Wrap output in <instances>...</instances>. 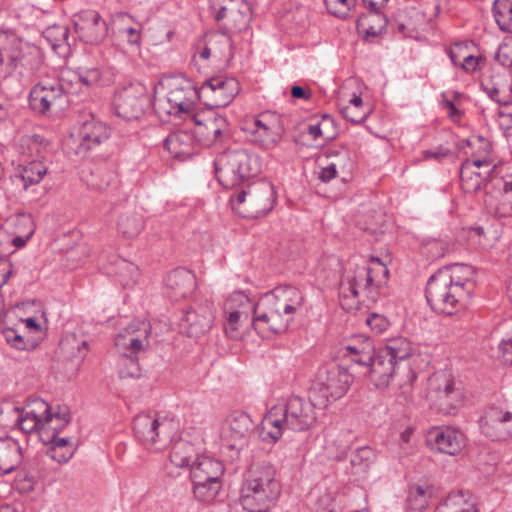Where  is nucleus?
<instances>
[{
    "mask_svg": "<svg viewBox=\"0 0 512 512\" xmlns=\"http://www.w3.org/2000/svg\"><path fill=\"white\" fill-rule=\"evenodd\" d=\"M493 16L503 32H512V0H495L492 7Z\"/></svg>",
    "mask_w": 512,
    "mask_h": 512,
    "instance_id": "ea45409f",
    "label": "nucleus"
},
{
    "mask_svg": "<svg viewBox=\"0 0 512 512\" xmlns=\"http://www.w3.org/2000/svg\"><path fill=\"white\" fill-rule=\"evenodd\" d=\"M167 296L173 301L185 299L196 289V277L186 268H176L165 277Z\"/></svg>",
    "mask_w": 512,
    "mask_h": 512,
    "instance_id": "393cba45",
    "label": "nucleus"
},
{
    "mask_svg": "<svg viewBox=\"0 0 512 512\" xmlns=\"http://www.w3.org/2000/svg\"><path fill=\"white\" fill-rule=\"evenodd\" d=\"M194 132L178 130L170 133L164 140V147L177 159L185 160L193 154Z\"/></svg>",
    "mask_w": 512,
    "mask_h": 512,
    "instance_id": "c756f323",
    "label": "nucleus"
},
{
    "mask_svg": "<svg viewBox=\"0 0 512 512\" xmlns=\"http://www.w3.org/2000/svg\"><path fill=\"white\" fill-rule=\"evenodd\" d=\"M46 173L47 167L44 165L43 161L33 159L22 167L16 177L22 181L24 188L27 189L31 185L38 184Z\"/></svg>",
    "mask_w": 512,
    "mask_h": 512,
    "instance_id": "c9c22d12",
    "label": "nucleus"
},
{
    "mask_svg": "<svg viewBox=\"0 0 512 512\" xmlns=\"http://www.w3.org/2000/svg\"><path fill=\"white\" fill-rule=\"evenodd\" d=\"M451 154V151L448 148L443 146H439L434 150H425L423 151V157L425 159L434 158L436 160H440L444 157H447Z\"/></svg>",
    "mask_w": 512,
    "mask_h": 512,
    "instance_id": "69168bd1",
    "label": "nucleus"
},
{
    "mask_svg": "<svg viewBox=\"0 0 512 512\" xmlns=\"http://www.w3.org/2000/svg\"><path fill=\"white\" fill-rule=\"evenodd\" d=\"M337 175L336 165L331 163L326 167H323L319 173V179L323 182H329L334 179Z\"/></svg>",
    "mask_w": 512,
    "mask_h": 512,
    "instance_id": "338daca9",
    "label": "nucleus"
},
{
    "mask_svg": "<svg viewBox=\"0 0 512 512\" xmlns=\"http://www.w3.org/2000/svg\"><path fill=\"white\" fill-rule=\"evenodd\" d=\"M249 140L263 149L274 148L281 140L284 125L279 115L270 112L261 113L245 128Z\"/></svg>",
    "mask_w": 512,
    "mask_h": 512,
    "instance_id": "4468645a",
    "label": "nucleus"
},
{
    "mask_svg": "<svg viewBox=\"0 0 512 512\" xmlns=\"http://www.w3.org/2000/svg\"><path fill=\"white\" fill-rule=\"evenodd\" d=\"M239 91V82L235 78L216 76L206 80L197 93L205 105L225 107L232 102Z\"/></svg>",
    "mask_w": 512,
    "mask_h": 512,
    "instance_id": "2eb2a0df",
    "label": "nucleus"
},
{
    "mask_svg": "<svg viewBox=\"0 0 512 512\" xmlns=\"http://www.w3.org/2000/svg\"><path fill=\"white\" fill-rule=\"evenodd\" d=\"M388 20L386 15L381 11H368L361 15L356 21V28L359 33L363 34L365 40L370 37H377L386 29Z\"/></svg>",
    "mask_w": 512,
    "mask_h": 512,
    "instance_id": "7c9ffc66",
    "label": "nucleus"
},
{
    "mask_svg": "<svg viewBox=\"0 0 512 512\" xmlns=\"http://www.w3.org/2000/svg\"><path fill=\"white\" fill-rule=\"evenodd\" d=\"M373 267H358L354 277L349 280L347 290L355 298L359 295V289H367L373 285L380 286L388 277L389 270L379 258H371Z\"/></svg>",
    "mask_w": 512,
    "mask_h": 512,
    "instance_id": "b1692460",
    "label": "nucleus"
},
{
    "mask_svg": "<svg viewBox=\"0 0 512 512\" xmlns=\"http://www.w3.org/2000/svg\"><path fill=\"white\" fill-rule=\"evenodd\" d=\"M164 424L151 414H138L133 420L135 436L146 446H153L161 440L162 426Z\"/></svg>",
    "mask_w": 512,
    "mask_h": 512,
    "instance_id": "bb28decb",
    "label": "nucleus"
},
{
    "mask_svg": "<svg viewBox=\"0 0 512 512\" xmlns=\"http://www.w3.org/2000/svg\"><path fill=\"white\" fill-rule=\"evenodd\" d=\"M36 404L40 409H43L45 425H48L54 431H60L70 422V414L68 411L63 410L55 414L51 413L50 406L45 401H37Z\"/></svg>",
    "mask_w": 512,
    "mask_h": 512,
    "instance_id": "37998d69",
    "label": "nucleus"
},
{
    "mask_svg": "<svg viewBox=\"0 0 512 512\" xmlns=\"http://www.w3.org/2000/svg\"><path fill=\"white\" fill-rule=\"evenodd\" d=\"M69 34L68 27L64 25H53L43 32L44 38L59 55L67 53L70 49Z\"/></svg>",
    "mask_w": 512,
    "mask_h": 512,
    "instance_id": "72a5a7b5",
    "label": "nucleus"
},
{
    "mask_svg": "<svg viewBox=\"0 0 512 512\" xmlns=\"http://www.w3.org/2000/svg\"><path fill=\"white\" fill-rule=\"evenodd\" d=\"M366 323L376 333H382L387 329L388 326L387 320L383 316L376 313L369 315L366 319Z\"/></svg>",
    "mask_w": 512,
    "mask_h": 512,
    "instance_id": "680f3d73",
    "label": "nucleus"
},
{
    "mask_svg": "<svg viewBox=\"0 0 512 512\" xmlns=\"http://www.w3.org/2000/svg\"><path fill=\"white\" fill-rule=\"evenodd\" d=\"M495 60L503 67L512 68V47L508 44L500 45Z\"/></svg>",
    "mask_w": 512,
    "mask_h": 512,
    "instance_id": "4d7b16f0",
    "label": "nucleus"
},
{
    "mask_svg": "<svg viewBox=\"0 0 512 512\" xmlns=\"http://www.w3.org/2000/svg\"><path fill=\"white\" fill-rule=\"evenodd\" d=\"M432 496V486L418 484L410 485L406 500L407 507L412 511L422 512L427 507L429 499Z\"/></svg>",
    "mask_w": 512,
    "mask_h": 512,
    "instance_id": "f704fd0d",
    "label": "nucleus"
},
{
    "mask_svg": "<svg viewBox=\"0 0 512 512\" xmlns=\"http://www.w3.org/2000/svg\"><path fill=\"white\" fill-rule=\"evenodd\" d=\"M118 231L126 238H134L140 234L144 228V220L136 212L123 213L117 223Z\"/></svg>",
    "mask_w": 512,
    "mask_h": 512,
    "instance_id": "4c0bfd02",
    "label": "nucleus"
},
{
    "mask_svg": "<svg viewBox=\"0 0 512 512\" xmlns=\"http://www.w3.org/2000/svg\"><path fill=\"white\" fill-rule=\"evenodd\" d=\"M469 504H476V502L468 491L459 490L451 492L446 500V506L449 507L452 512H458L461 508L468 507Z\"/></svg>",
    "mask_w": 512,
    "mask_h": 512,
    "instance_id": "09e8293b",
    "label": "nucleus"
},
{
    "mask_svg": "<svg viewBox=\"0 0 512 512\" xmlns=\"http://www.w3.org/2000/svg\"><path fill=\"white\" fill-rule=\"evenodd\" d=\"M500 349L505 362L512 364V337L500 343Z\"/></svg>",
    "mask_w": 512,
    "mask_h": 512,
    "instance_id": "774afa93",
    "label": "nucleus"
},
{
    "mask_svg": "<svg viewBox=\"0 0 512 512\" xmlns=\"http://www.w3.org/2000/svg\"><path fill=\"white\" fill-rule=\"evenodd\" d=\"M458 281L459 277L449 276L446 271L428 279L425 297L434 312L450 316L466 306L470 290L457 285Z\"/></svg>",
    "mask_w": 512,
    "mask_h": 512,
    "instance_id": "20e7f679",
    "label": "nucleus"
},
{
    "mask_svg": "<svg viewBox=\"0 0 512 512\" xmlns=\"http://www.w3.org/2000/svg\"><path fill=\"white\" fill-rule=\"evenodd\" d=\"M119 375L121 378H140L142 376V371L138 362V357L122 356Z\"/></svg>",
    "mask_w": 512,
    "mask_h": 512,
    "instance_id": "8fccbe9b",
    "label": "nucleus"
},
{
    "mask_svg": "<svg viewBox=\"0 0 512 512\" xmlns=\"http://www.w3.org/2000/svg\"><path fill=\"white\" fill-rule=\"evenodd\" d=\"M213 321V305L205 302L186 310L179 326L188 337L199 338L211 329Z\"/></svg>",
    "mask_w": 512,
    "mask_h": 512,
    "instance_id": "aec40b11",
    "label": "nucleus"
},
{
    "mask_svg": "<svg viewBox=\"0 0 512 512\" xmlns=\"http://www.w3.org/2000/svg\"><path fill=\"white\" fill-rule=\"evenodd\" d=\"M101 72L98 68L87 69L79 74V81L87 87H91L99 82Z\"/></svg>",
    "mask_w": 512,
    "mask_h": 512,
    "instance_id": "bf43d9fd",
    "label": "nucleus"
},
{
    "mask_svg": "<svg viewBox=\"0 0 512 512\" xmlns=\"http://www.w3.org/2000/svg\"><path fill=\"white\" fill-rule=\"evenodd\" d=\"M316 401L291 396L285 402L273 406L262 420L263 439L277 442L286 431L302 432L312 428L317 420Z\"/></svg>",
    "mask_w": 512,
    "mask_h": 512,
    "instance_id": "f03ea898",
    "label": "nucleus"
},
{
    "mask_svg": "<svg viewBox=\"0 0 512 512\" xmlns=\"http://www.w3.org/2000/svg\"><path fill=\"white\" fill-rule=\"evenodd\" d=\"M15 225L18 227L23 226V227L27 228V231L23 235L15 236L12 239L13 245L17 248H21V247L25 246L27 241L34 234V231H35L34 223H33L31 216L20 215L16 218Z\"/></svg>",
    "mask_w": 512,
    "mask_h": 512,
    "instance_id": "de8ad7c7",
    "label": "nucleus"
},
{
    "mask_svg": "<svg viewBox=\"0 0 512 512\" xmlns=\"http://www.w3.org/2000/svg\"><path fill=\"white\" fill-rule=\"evenodd\" d=\"M48 455L58 463H65L67 462L71 456L72 451L68 449L66 452H62L60 449H57V447H50L48 450Z\"/></svg>",
    "mask_w": 512,
    "mask_h": 512,
    "instance_id": "e2e57ef3",
    "label": "nucleus"
},
{
    "mask_svg": "<svg viewBox=\"0 0 512 512\" xmlns=\"http://www.w3.org/2000/svg\"><path fill=\"white\" fill-rule=\"evenodd\" d=\"M34 476L29 474L26 471H19L16 479H15V485L16 489L20 493H29L34 489Z\"/></svg>",
    "mask_w": 512,
    "mask_h": 512,
    "instance_id": "6e6d98bb",
    "label": "nucleus"
},
{
    "mask_svg": "<svg viewBox=\"0 0 512 512\" xmlns=\"http://www.w3.org/2000/svg\"><path fill=\"white\" fill-rule=\"evenodd\" d=\"M484 166H489V161L487 159H466L460 168V180H461V188L465 193H476L481 189L486 191L488 187V183L495 179L494 172L496 170V166L494 165L487 171L478 172L475 168H482Z\"/></svg>",
    "mask_w": 512,
    "mask_h": 512,
    "instance_id": "412c9836",
    "label": "nucleus"
},
{
    "mask_svg": "<svg viewBox=\"0 0 512 512\" xmlns=\"http://www.w3.org/2000/svg\"><path fill=\"white\" fill-rule=\"evenodd\" d=\"M292 320L293 317L285 314L266 293L253 304L252 326L263 337L286 331Z\"/></svg>",
    "mask_w": 512,
    "mask_h": 512,
    "instance_id": "f8f14e48",
    "label": "nucleus"
},
{
    "mask_svg": "<svg viewBox=\"0 0 512 512\" xmlns=\"http://www.w3.org/2000/svg\"><path fill=\"white\" fill-rule=\"evenodd\" d=\"M368 113L369 111L367 109H360L353 106H344L341 108L343 117L354 124L363 122L367 118Z\"/></svg>",
    "mask_w": 512,
    "mask_h": 512,
    "instance_id": "864d4df0",
    "label": "nucleus"
},
{
    "mask_svg": "<svg viewBox=\"0 0 512 512\" xmlns=\"http://www.w3.org/2000/svg\"><path fill=\"white\" fill-rule=\"evenodd\" d=\"M275 201L274 187L266 180L249 183L230 198L232 209L251 219L265 216L273 209Z\"/></svg>",
    "mask_w": 512,
    "mask_h": 512,
    "instance_id": "0eeeda50",
    "label": "nucleus"
},
{
    "mask_svg": "<svg viewBox=\"0 0 512 512\" xmlns=\"http://www.w3.org/2000/svg\"><path fill=\"white\" fill-rule=\"evenodd\" d=\"M254 423L251 417L243 411H234L226 419L223 428V439L231 450H242L250 434Z\"/></svg>",
    "mask_w": 512,
    "mask_h": 512,
    "instance_id": "a211bd4d",
    "label": "nucleus"
},
{
    "mask_svg": "<svg viewBox=\"0 0 512 512\" xmlns=\"http://www.w3.org/2000/svg\"><path fill=\"white\" fill-rule=\"evenodd\" d=\"M19 464L18 450L0 439V477L15 471Z\"/></svg>",
    "mask_w": 512,
    "mask_h": 512,
    "instance_id": "a19ab883",
    "label": "nucleus"
},
{
    "mask_svg": "<svg viewBox=\"0 0 512 512\" xmlns=\"http://www.w3.org/2000/svg\"><path fill=\"white\" fill-rule=\"evenodd\" d=\"M214 170L218 182L229 189L257 176L261 164L258 157L246 149H228L216 156Z\"/></svg>",
    "mask_w": 512,
    "mask_h": 512,
    "instance_id": "39448f33",
    "label": "nucleus"
},
{
    "mask_svg": "<svg viewBox=\"0 0 512 512\" xmlns=\"http://www.w3.org/2000/svg\"><path fill=\"white\" fill-rule=\"evenodd\" d=\"M328 12L340 19H346L353 7L356 5V0H324Z\"/></svg>",
    "mask_w": 512,
    "mask_h": 512,
    "instance_id": "49530a36",
    "label": "nucleus"
},
{
    "mask_svg": "<svg viewBox=\"0 0 512 512\" xmlns=\"http://www.w3.org/2000/svg\"><path fill=\"white\" fill-rule=\"evenodd\" d=\"M111 136L106 123L91 117L82 123L79 129L80 148L86 152L105 144Z\"/></svg>",
    "mask_w": 512,
    "mask_h": 512,
    "instance_id": "a878e982",
    "label": "nucleus"
},
{
    "mask_svg": "<svg viewBox=\"0 0 512 512\" xmlns=\"http://www.w3.org/2000/svg\"><path fill=\"white\" fill-rule=\"evenodd\" d=\"M2 334L6 342L10 344L11 347L18 350L26 349V342L24 341L23 336L16 329L7 327L3 329Z\"/></svg>",
    "mask_w": 512,
    "mask_h": 512,
    "instance_id": "5fc2aeb1",
    "label": "nucleus"
},
{
    "mask_svg": "<svg viewBox=\"0 0 512 512\" xmlns=\"http://www.w3.org/2000/svg\"><path fill=\"white\" fill-rule=\"evenodd\" d=\"M20 147L23 152L25 149L27 150V155L29 158H31V160L39 159L42 161L46 158L49 141L45 137L38 134L24 136L21 139Z\"/></svg>",
    "mask_w": 512,
    "mask_h": 512,
    "instance_id": "e433bc0d",
    "label": "nucleus"
},
{
    "mask_svg": "<svg viewBox=\"0 0 512 512\" xmlns=\"http://www.w3.org/2000/svg\"><path fill=\"white\" fill-rule=\"evenodd\" d=\"M281 494L276 470L270 463L252 466L241 488L240 504L248 512H267Z\"/></svg>",
    "mask_w": 512,
    "mask_h": 512,
    "instance_id": "7ed1b4c3",
    "label": "nucleus"
},
{
    "mask_svg": "<svg viewBox=\"0 0 512 512\" xmlns=\"http://www.w3.org/2000/svg\"><path fill=\"white\" fill-rule=\"evenodd\" d=\"M240 317L241 312L239 310H235L229 313L227 324L225 326V332L231 338H236L238 336L237 332Z\"/></svg>",
    "mask_w": 512,
    "mask_h": 512,
    "instance_id": "052dcab7",
    "label": "nucleus"
},
{
    "mask_svg": "<svg viewBox=\"0 0 512 512\" xmlns=\"http://www.w3.org/2000/svg\"><path fill=\"white\" fill-rule=\"evenodd\" d=\"M288 316H292L304 303V296L296 287L278 286L266 293Z\"/></svg>",
    "mask_w": 512,
    "mask_h": 512,
    "instance_id": "cd10ccee",
    "label": "nucleus"
},
{
    "mask_svg": "<svg viewBox=\"0 0 512 512\" xmlns=\"http://www.w3.org/2000/svg\"><path fill=\"white\" fill-rule=\"evenodd\" d=\"M373 450L368 447L357 448L351 455L350 463L355 473L365 472L372 462Z\"/></svg>",
    "mask_w": 512,
    "mask_h": 512,
    "instance_id": "a18cd8bd",
    "label": "nucleus"
},
{
    "mask_svg": "<svg viewBox=\"0 0 512 512\" xmlns=\"http://www.w3.org/2000/svg\"><path fill=\"white\" fill-rule=\"evenodd\" d=\"M426 443L440 453L456 455L465 445V436L454 428L433 427L428 431Z\"/></svg>",
    "mask_w": 512,
    "mask_h": 512,
    "instance_id": "5701e85b",
    "label": "nucleus"
},
{
    "mask_svg": "<svg viewBox=\"0 0 512 512\" xmlns=\"http://www.w3.org/2000/svg\"><path fill=\"white\" fill-rule=\"evenodd\" d=\"M306 133L312 137L313 140H317L320 137H324L326 140H332L336 137L337 132L335 131H323L319 122L315 124H308Z\"/></svg>",
    "mask_w": 512,
    "mask_h": 512,
    "instance_id": "13d9d810",
    "label": "nucleus"
},
{
    "mask_svg": "<svg viewBox=\"0 0 512 512\" xmlns=\"http://www.w3.org/2000/svg\"><path fill=\"white\" fill-rule=\"evenodd\" d=\"M344 361L354 365L357 372L369 374L371 382L379 389L388 387L396 371L398 360H404L409 355V348L402 349L397 342L375 351L373 341L365 338L341 347Z\"/></svg>",
    "mask_w": 512,
    "mask_h": 512,
    "instance_id": "f257e3e1",
    "label": "nucleus"
},
{
    "mask_svg": "<svg viewBox=\"0 0 512 512\" xmlns=\"http://www.w3.org/2000/svg\"><path fill=\"white\" fill-rule=\"evenodd\" d=\"M16 426H18L23 432L30 433L35 430L43 429L45 426L44 417L38 414L35 410L19 411L17 412Z\"/></svg>",
    "mask_w": 512,
    "mask_h": 512,
    "instance_id": "79ce46f5",
    "label": "nucleus"
},
{
    "mask_svg": "<svg viewBox=\"0 0 512 512\" xmlns=\"http://www.w3.org/2000/svg\"><path fill=\"white\" fill-rule=\"evenodd\" d=\"M194 136L204 146L225 142L230 137L227 119L221 115H213L199 119L194 116Z\"/></svg>",
    "mask_w": 512,
    "mask_h": 512,
    "instance_id": "dca6fc26",
    "label": "nucleus"
},
{
    "mask_svg": "<svg viewBox=\"0 0 512 512\" xmlns=\"http://www.w3.org/2000/svg\"><path fill=\"white\" fill-rule=\"evenodd\" d=\"M67 104V93L59 79L43 78L30 90L29 106L38 114L63 110Z\"/></svg>",
    "mask_w": 512,
    "mask_h": 512,
    "instance_id": "9b49d317",
    "label": "nucleus"
},
{
    "mask_svg": "<svg viewBox=\"0 0 512 512\" xmlns=\"http://www.w3.org/2000/svg\"><path fill=\"white\" fill-rule=\"evenodd\" d=\"M428 398L432 406L444 415H454L464 403L461 382L450 375L436 374L430 380Z\"/></svg>",
    "mask_w": 512,
    "mask_h": 512,
    "instance_id": "9d476101",
    "label": "nucleus"
},
{
    "mask_svg": "<svg viewBox=\"0 0 512 512\" xmlns=\"http://www.w3.org/2000/svg\"><path fill=\"white\" fill-rule=\"evenodd\" d=\"M193 93L190 85L185 87H176L171 89L167 94V103L169 108L166 110L168 114H179L188 112L192 105L190 95Z\"/></svg>",
    "mask_w": 512,
    "mask_h": 512,
    "instance_id": "473e14b6",
    "label": "nucleus"
},
{
    "mask_svg": "<svg viewBox=\"0 0 512 512\" xmlns=\"http://www.w3.org/2000/svg\"><path fill=\"white\" fill-rule=\"evenodd\" d=\"M74 28L80 40L90 45L102 43L108 34L106 21L94 10L82 11L76 15Z\"/></svg>",
    "mask_w": 512,
    "mask_h": 512,
    "instance_id": "f3484780",
    "label": "nucleus"
},
{
    "mask_svg": "<svg viewBox=\"0 0 512 512\" xmlns=\"http://www.w3.org/2000/svg\"><path fill=\"white\" fill-rule=\"evenodd\" d=\"M19 411V407L14 405H6L4 408L0 409V427L2 428H12L16 427V421H14L17 417V412Z\"/></svg>",
    "mask_w": 512,
    "mask_h": 512,
    "instance_id": "603ef678",
    "label": "nucleus"
},
{
    "mask_svg": "<svg viewBox=\"0 0 512 512\" xmlns=\"http://www.w3.org/2000/svg\"><path fill=\"white\" fill-rule=\"evenodd\" d=\"M352 438L353 436L351 431L347 430L340 433L338 438L333 441V446H335L337 451V454L335 455L336 460L340 461L346 458Z\"/></svg>",
    "mask_w": 512,
    "mask_h": 512,
    "instance_id": "3c124183",
    "label": "nucleus"
},
{
    "mask_svg": "<svg viewBox=\"0 0 512 512\" xmlns=\"http://www.w3.org/2000/svg\"><path fill=\"white\" fill-rule=\"evenodd\" d=\"M195 450L187 441L176 442L170 451V461L177 467H190L193 464Z\"/></svg>",
    "mask_w": 512,
    "mask_h": 512,
    "instance_id": "58836bf2",
    "label": "nucleus"
},
{
    "mask_svg": "<svg viewBox=\"0 0 512 512\" xmlns=\"http://www.w3.org/2000/svg\"><path fill=\"white\" fill-rule=\"evenodd\" d=\"M482 87L484 89V91L487 93V95L495 102H497L498 104L502 105L504 104V102H506L510 96L509 95H505V96H501V92L500 90L497 88V87H489V86H486L484 84H482Z\"/></svg>",
    "mask_w": 512,
    "mask_h": 512,
    "instance_id": "0e129e2a",
    "label": "nucleus"
},
{
    "mask_svg": "<svg viewBox=\"0 0 512 512\" xmlns=\"http://www.w3.org/2000/svg\"><path fill=\"white\" fill-rule=\"evenodd\" d=\"M218 31L227 36L233 47L232 35L247 31L252 20V10L246 0H210Z\"/></svg>",
    "mask_w": 512,
    "mask_h": 512,
    "instance_id": "6e6552de",
    "label": "nucleus"
},
{
    "mask_svg": "<svg viewBox=\"0 0 512 512\" xmlns=\"http://www.w3.org/2000/svg\"><path fill=\"white\" fill-rule=\"evenodd\" d=\"M223 464L209 456H197L190 469L195 497L202 502L213 501L222 488Z\"/></svg>",
    "mask_w": 512,
    "mask_h": 512,
    "instance_id": "1a4fd4ad",
    "label": "nucleus"
},
{
    "mask_svg": "<svg viewBox=\"0 0 512 512\" xmlns=\"http://www.w3.org/2000/svg\"><path fill=\"white\" fill-rule=\"evenodd\" d=\"M150 105L147 89L141 83H132L123 87L114 96L113 106L118 117L125 120H137Z\"/></svg>",
    "mask_w": 512,
    "mask_h": 512,
    "instance_id": "ddd939ff",
    "label": "nucleus"
},
{
    "mask_svg": "<svg viewBox=\"0 0 512 512\" xmlns=\"http://www.w3.org/2000/svg\"><path fill=\"white\" fill-rule=\"evenodd\" d=\"M150 327L145 322L133 321L115 339V346L122 356L137 357L149 346Z\"/></svg>",
    "mask_w": 512,
    "mask_h": 512,
    "instance_id": "6ab92c4d",
    "label": "nucleus"
},
{
    "mask_svg": "<svg viewBox=\"0 0 512 512\" xmlns=\"http://www.w3.org/2000/svg\"><path fill=\"white\" fill-rule=\"evenodd\" d=\"M116 172L108 164L96 165L84 176V179L89 187L95 190H105L116 182Z\"/></svg>",
    "mask_w": 512,
    "mask_h": 512,
    "instance_id": "2f4dec72",
    "label": "nucleus"
},
{
    "mask_svg": "<svg viewBox=\"0 0 512 512\" xmlns=\"http://www.w3.org/2000/svg\"><path fill=\"white\" fill-rule=\"evenodd\" d=\"M446 271L447 274L453 277H459V281L457 285L463 288H467V286L471 285L470 277L473 275V270L471 266L455 263L452 265L444 266L438 269L435 273H441Z\"/></svg>",
    "mask_w": 512,
    "mask_h": 512,
    "instance_id": "c03bdc74",
    "label": "nucleus"
},
{
    "mask_svg": "<svg viewBox=\"0 0 512 512\" xmlns=\"http://www.w3.org/2000/svg\"><path fill=\"white\" fill-rule=\"evenodd\" d=\"M107 275L115 277L123 288L134 285L139 276L138 267L119 256H112L105 266Z\"/></svg>",
    "mask_w": 512,
    "mask_h": 512,
    "instance_id": "c85d7f7f",
    "label": "nucleus"
},
{
    "mask_svg": "<svg viewBox=\"0 0 512 512\" xmlns=\"http://www.w3.org/2000/svg\"><path fill=\"white\" fill-rule=\"evenodd\" d=\"M339 354L342 363L320 369L309 390L310 399L316 401L320 409L343 397L353 381L352 372H357L354 365L344 361L341 349Z\"/></svg>",
    "mask_w": 512,
    "mask_h": 512,
    "instance_id": "423d86ee",
    "label": "nucleus"
},
{
    "mask_svg": "<svg viewBox=\"0 0 512 512\" xmlns=\"http://www.w3.org/2000/svg\"><path fill=\"white\" fill-rule=\"evenodd\" d=\"M482 433L493 441L505 440L512 436V413L491 406L480 419Z\"/></svg>",
    "mask_w": 512,
    "mask_h": 512,
    "instance_id": "4be33fe9",
    "label": "nucleus"
}]
</instances>
